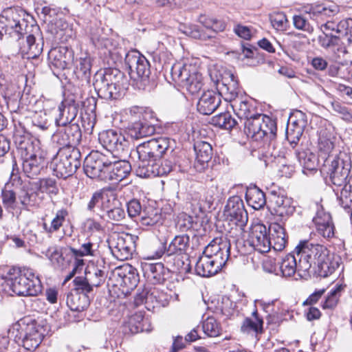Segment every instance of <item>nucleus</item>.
<instances>
[{
  "instance_id": "obj_24",
  "label": "nucleus",
  "mask_w": 352,
  "mask_h": 352,
  "mask_svg": "<svg viewBox=\"0 0 352 352\" xmlns=\"http://www.w3.org/2000/svg\"><path fill=\"white\" fill-rule=\"evenodd\" d=\"M270 203L274 214L282 218L288 217L295 211L292 199L283 195L273 194Z\"/></svg>"
},
{
  "instance_id": "obj_28",
  "label": "nucleus",
  "mask_w": 352,
  "mask_h": 352,
  "mask_svg": "<svg viewBox=\"0 0 352 352\" xmlns=\"http://www.w3.org/2000/svg\"><path fill=\"white\" fill-rule=\"evenodd\" d=\"M196 158L195 168L201 171L205 168L212 156V146L206 142L198 141L194 145Z\"/></svg>"
},
{
  "instance_id": "obj_13",
  "label": "nucleus",
  "mask_w": 352,
  "mask_h": 352,
  "mask_svg": "<svg viewBox=\"0 0 352 352\" xmlns=\"http://www.w3.org/2000/svg\"><path fill=\"white\" fill-rule=\"evenodd\" d=\"M190 246V237L188 234H181L175 236L168 247L163 243L160 247L153 252V258H159L162 256L167 263H171V257L174 255L186 254L187 250Z\"/></svg>"
},
{
  "instance_id": "obj_4",
  "label": "nucleus",
  "mask_w": 352,
  "mask_h": 352,
  "mask_svg": "<svg viewBox=\"0 0 352 352\" xmlns=\"http://www.w3.org/2000/svg\"><path fill=\"white\" fill-rule=\"evenodd\" d=\"M351 168L349 155L340 151L334 157H329L324 161L323 169L329 175L331 183L336 187L340 188L348 182L349 173Z\"/></svg>"
},
{
  "instance_id": "obj_56",
  "label": "nucleus",
  "mask_w": 352,
  "mask_h": 352,
  "mask_svg": "<svg viewBox=\"0 0 352 352\" xmlns=\"http://www.w3.org/2000/svg\"><path fill=\"white\" fill-rule=\"evenodd\" d=\"M67 134L72 146H76L82 139V132L80 126L77 123H70L66 126H61Z\"/></svg>"
},
{
  "instance_id": "obj_57",
  "label": "nucleus",
  "mask_w": 352,
  "mask_h": 352,
  "mask_svg": "<svg viewBox=\"0 0 352 352\" xmlns=\"http://www.w3.org/2000/svg\"><path fill=\"white\" fill-rule=\"evenodd\" d=\"M202 329L205 334L209 337H217L221 331L219 323L212 316L208 317L203 322Z\"/></svg>"
},
{
  "instance_id": "obj_38",
  "label": "nucleus",
  "mask_w": 352,
  "mask_h": 352,
  "mask_svg": "<svg viewBox=\"0 0 352 352\" xmlns=\"http://www.w3.org/2000/svg\"><path fill=\"white\" fill-rule=\"evenodd\" d=\"M46 164L47 162L45 157L41 153L22 161L23 170L29 177L38 175L41 170L46 166Z\"/></svg>"
},
{
  "instance_id": "obj_52",
  "label": "nucleus",
  "mask_w": 352,
  "mask_h": 352,
  "mask_svg": "<svg viewBox=\"0 0 352 352\" xmlns=\"http://www.w3.org/2000/svg\"><path fill=\"white\" fill-rule=\"evenodd\" d=\"M140 222L143 226H153L161 220V213L159 209L151 206L145 207L140 215Z\"/></svg>"
},
{
  "instance_id": "obj_40",
  "label": "nucleus",
  "mask_w": 352,
  "mask_h": 352,
  "mask_svg": "<svg viewBox=\"0 0 352 352\" xmlns=\"http://www.w3.org/2000/svg\"><path fill=\"white\" fill-rule=\"evenodd\" d=\"M269 230L272 248L276 251H281L283 250L287 241L285 228L280 224L274 223L271 224Z\"/></svg>"
},
{
  "instance_id": "obj_20",
  "label": "nucleus",
  "mask_w": 352,
  "mask_h": 352,
  "mask_svg": "<svg viewBox=\"0 0 352 352\" xmlns=\"http://www.w3.org/2000/svg\"><path fill=\"white\" fill-rule=\"evenodd\" d=\"M22 179L16 175H12L10 181L2 190V202L6 209H14L16 207V195L21 190Z\"/></svg>"
},
{
  "instance_id": "obj_54",
  "label": "nucleus",
  "mask_w": 352,
  "mask_h": 352,
  "mask_svg": "<svg viewBox=\"0 0 352 352\" xmlns=\"http://www.w3.org/2000/svg\"><path fill=\"white\" fill-rule=\"evenodd\" d=\"M159 291L155 287L153 288H144L141 292H139L135 298V300L141 303H156L157 305L160 304L157 297Z\"/></svg>"
},
{
  "instance_id": "obj_26",
  "label": "nucleus",
  "mask_w": 352,
  "mask_h": 352,
  "mask_svg": "<svg viewBox=\"0 0 352 352\" xmlns=\"http://www.w3.org/2000/svg\"><path fill=\"white\" fill-rule=\"evenodd\" d=\"M219 94L212 91L204 92L197 102V111L203 115L212 114L220 105Z\"/></svg>"
},
{
  "instance_id": "obj_58",
  "label": "nucleus",
  "mask_w": 352,
  "mask_h": 352,
  "mask_svg": "<svg viewBox=\"0 0 352 352\" xmlns=\"http://www.w3.org/2000/svg\"><path fill=\"white\" fill-rule=\"evenodd\" d=\"M173 260V267L175 270L178 271L179 273L186 274L190 272L191 266L190 261L187 256L184 255H174Z\"/></svg>"
},
{
  "instance_id": "obj_63",
  "label": "nucleus",
  "mask_w": 352,
  "mask_h": 352,
  "mask_svg": "<svg viewBox=\"0 0 352 352\" xmlns=\"http://www.w3.org/2000/svg\"><path fill=\"white\" fill-rule=\"evenodd\" d=\"M39 190L41 192H45L50 195H57L58 188L56 179L53 178H43L39 180Z\"/></svg>"
},
{
  "instance_id": "obj_46",
  "label": "nucleus",
  "mask_w": 352,
  "mask_h": 352,
  "mask_svg": "<svg viewBox=\"0 0 352 352\" xmlns=\"http://www.w3.org/2000/svg\"><path fill=\"white\" fill-rule=\"evenodd\" d=\"M230 82L228 84L222 82L221 85L219 83V96H223L226 101H230L231 103L234 100L238 99V83L234 79L233 74H230Z\"/></svg>"
},
{
  "instance_id": "obj_18",
  "label": "nucleus",
  "mask_w": 352,
  "mask_h": 352,
  "mask_svg": "<svg viewBox=\"0 0 352 352\" xmlns=\"http://www.w3.org/2000/svg\"><path fill=\"white\" fill-rule=\"evenodd\" d=\"M225 265L219 257H210L206 254L200 256L195 264L196 273L203 277H210L216 274Z\"/></svg>"
},
{
  "instance_id": "obj_1",
  "label": "nucleus",
  "mask_w": 352,
  "mask_h": 352,
  "mask_svg": "<svg viewBox=\"0 0 352 352\" xmlns=\"http://www.w3.org/2000/svg\"><path fill=\"white\" fill-rule=\"evenodd\" d=\"M299 260V267L304 273L313 269L320 277L332 274L340 265V258L331 254L329 249L318 243L309 241H300L294 249Z\"/></svg>"
},
{
  "instance_id": "obj_42",
  "label": "nucleus",
  "mask_w": 352,
  "mask_h": 352,
  "mask_svg": "<svg viewBox=\"0 0 352 352\" xmlns=\"http://www.w3.org/2000/svg\"><path fill=\"white\" fill-rule=\"evenodd\" d=\"M102 208L106 212L108 220L112 221H120L125 218V212L121 204L117 199H113L111 203L108 199L107 202L102 201Z\"/></svg>"
},
{
  "instance_id": "obj_35",
  "label": "nucleus",
  "mask_w": 352,
  "mask_h": 352,
  "mask_svg": "<svg viewBox=\"0 0 352 352\" xmlns=\"http://www.w3.org/2000/svg\"><path fill=\"white\" fill-rule=\"evenodd\" d=\"M338 205L346 212L352 210V177L340 188H333Z\"/></svg>"
},
{
  "instance_id": "obj_47",
  "label": "nucleus",
  "mask_w": 352,
  "mask_h": 352,
  "mask_svg": "<svg viewBox=\"0 0 352 352\" xmlns=\"http://www.w3.org/2000/svg\"><path fill=\"white\" fill-rule=\"evenodd\" d=\"M261 140H274L276 137V122L270 116L263 114V123L261 124Z\"/></svg>"
},
{
  "instance_id": "obj_33",
  "label": "nucleus",
  "mask_w": 352,
  "mask_h": 352,
  "mask_svg": "<svg viewBox=\"0 0 352 352\" xmlns=\"http://www.w3.org/2000/svg\"><path fill=\"white\" fill-rule=\"evenodd\" d=\"M251 318H245L241 326V331L246 334H254L257 336L263 333V319L258 315V310L255 307L252 313Z\"/></svg>"
},
{
  "instance_id": "obj_8",
  "label": "nucleus",
  "mask_w": 352,
  "mask_h": 352,
  "mask_svg": "<svg viewBox=\"0 0 352 352\" xmlns=\"http://www.w3.org/2000/svg\"><path fill=\"white\" fill-rule=\"evenodd\" d=\"M270 235L267 228L263 224H256L254 226L248 235L246 241L237 240L236 241V248L241 254H245L248 253L246 245L254 250L260 253L268 252L272 248Z\"/></svg>"
},
{
  "instance_id": "obj_60",
  "label": "nucleus",
  "mask_w": 352,
  "mask_h": 352,
  "mask_svg": "<svg viewBox=\"0 0 352 352\" xmlns=\"http://www.w3.org/2000/svg\"><path fill=\"white\" fill-rule=\"evenodd\" d=\"M52 139L53 143L60 146L59 148H78L76 146L72 145L63 129H58L53 134Z\"/></svg>"
},
{
  "instance_id": "obj_14",
  "label": "nucleus",
  "mask_w": 352,
  "mask_h": 352,
  "mask_svg": "<svg viewBox=\"0 0 352 352\" xmlns=\"http://www.w3.org/2000/svg\"><path fill=\"white\" fill-rule=\"evenodd\" d=\"M224 215L241 230L247 224L248 220V212L244 208L243 202L238 196L229 198L225 206Z\"/></svg>"
},
{
  "instance_id": "obj_51",
  "label": "nucleus",
  "mask_w": 352,
  "mask_h": 352,
  "mask_svg": "<svg viewBox=\"0 0 352 352\" xmlns=\"http://www.w3.org/2000/svg\"><path fill=\"white\" fill-rule=\"evenodd\" d=\"M211 123L219 128L231 130L238 124V122L232 118L230 112H223L212 118Z\"/></svg>"
},
{
  "instance_id": "obj_36",
  "label": "nucleus",
  "mask_w": 352,
  "mask_h": 352,
  "mask_svg": "<svg viewBox=\"0 0 352 352\" xmlns=\"http://www.w3.org/2000/svg\"><path fill=\"white\" fill-rule=\"evenodd\" d=\"M303 272L299 267V260L296 254L294 252L293 254L286 255L280 263H278V275L284 277H290L296 272Z\"/></svg>"
},
{
  "instance_id": "obj_53",
  "label": "nucleus",
  "mask_w": 352,
  "mask_h": 352,
  "mask_svg": "<svg viewBox=\"0 0 352 352\" xmlns=\"http://www.w3.org/2000/svg\"><path fill=\"white\" fill-rule=\"evenodd\" d=\"M344 287L345 285L342 284H336L335 287L332 288L328 293L325 300L322 305V308L324 309H334L338 303L339 299L342 292L344 291Z\"/></svg>"
},
{
  "instance_id": "obj_37",
  "label": "nucleus",
  "mask_w": 352,
  "mask_h": 352,
  "mask_svg": "<svg viewBox=\"0 0 352 352\" xmlns=\"http://www.w3.org/2000/svg\"><path fill=\"white\" fill-rule=\"evenodd\" d=\"M98 97L107 100H116L120 96L122 87L108 84V82L94 80L93 83Z\"/></svg>"
},
{
  "instance_id": "obj_15",
  "label": "nucleus",
  "mask_w": 352,
  "mask_h": 352,
  "mask_svg": "<svg viewBox=\"0 0 352 352\" xmlns=\"http://www.w3.org/2000/svg\"><path fill=\"white\" fill-rule=\"evenodd\" d=\"M98 140L101 145L106 148L107 153L113 154L116 152L120 154L128 147L129 142L124 136L120 132L109 129L100 132L98 134Z\"/></svg>"
},
{
  "instance_id": "obj_27",
  "label": "nucleus",
  "mask_w": 352,
  "mask_h": 352,
  "mask_svg": "<svg viewBox=\"0 0 352 352\" xmlns=\"http://www.w3.org/2000/svg\"><path fill=\"white\" fill-rule=\"evenodd\" d=\"M313 221L318 233L323 237L329 239L334 236V226L329 213L323 210H318Z\"/></svg>"
},
{
  "instance_id": "obj_25",
  "label": "nucleus",
  "mask_w": 352,
  "mask_h": 352,
  "mask_svg": "<svg viewBox=\"0 0 352 352\" xmlns=\"http://www.w3.org/2000/svg\"><path fill=\"white\" fill-rule=\"evenodd\" d=\"M335 137L326 131H321L319 135L318 149V157L324 161L333 157L339 151L335 150Z\"/></svg>"
},
{
  "instance_id": "obj_32",
  "label": "nucleus",
  "mask_w": 352,
  "mask_h": 352,
  "mask_svg": "<svg viewBox=\"0 0 352 352\" xmlns=\"http://www.w3.org/2000/svg\"><path fill=\"white\" fill-rule=\"evenodd\" d=\"M128 131L131 138L138 140L153 135L155 132V126L142 118L133 122L129 126Z\"/></svg>"
},
{
  "instance_id": "obj_17",
  "label": "nucleus",
  "mask_w": 352,
  "mask_h": 352,
  "mask_svg": "<svg viewBox=\"0 0 352 352\" xmlns=\"http://www.w3.org/2000/svg\"><path fill=\"white\" fill-rule=\"evenodd\" d=\"M27 34L26 46L23 47V52L28 55V58H35L42 53L44 45L38 25L30 24Z\"/></svg>"
},
{
  "instance_id": "obj_39",
  "label": "nucleus",
  "mask_w": 352,
  "mask_h": 352,
  "mask_svg": "<svg viewBox=\"0 0 352 352\" xmlns=\"http://www.w3.org/2000/svg\"><path fill=\"white\" fill-rule=\"evenodd\" d=\"M263 119V114L256 113L243 122L245 133L254 141H261L260 130Z\"/></svg>"
},
{
  "instance_id": "obj_6",
  "label": "nucleus",
  "mask_w": 352,
  "mask_h": 352,
  "mask_svg": "<svg viewBox=\"0 0 352 352\" xmlns=\"http://www.w3.org/2000/svg\"><path fill=\"white\" fill-rule=\"evenodd\" d=\"M10 288L18 296H36L42 291V285L38 276L33 270L23 268L10 278Z\"/></svg>"
},
{
  "instance_id": "obj_55",
  "label": "nucleus",
  "mask_w": 352,
  "mask_h": 352,
  "mask_svg": "<svg viewBox=\"0 0 352 352\" xmlns=\"http://www.w3.org/2000/svg\"><path fill=\"white\" fill-rule=\"evenodd\" d=\"M173 170V163L169 160L157 162L148 171L147 177L162 176L168 174Z\"/></svg>"
},
{
  "instance_id": "obj_11",
  "label": "nucleus",
  "mask_w": 352,
  "mask_h": 352,
  "mask_svg": "<svg viewBox=\"0 0 352 352\" xmlns=\"http://www.w3.org/2000/svg\"><path fill=\"white\" fill-rule=\"evenodd\" d=\"M124 63L128 67L129 76L133 80H144L149 77L150 63L138 51L132 50L127 52Z\"/></svg>"
},
{
  "instance_id": "obj_22",
  "label": "nucleus",
  "mask_w": 352,
  "mask_h": 352,
  "mask_svg": "<svg viewBox=\"0 0 352 352\" xmlns=\"http://www.w3.org/2000/svg\"><path fill=\"white\" fill-rule=\"evenodd\" d=\"M338 11V6L334 3L330 5L324 3L310 4L304 7L305 14H308L311 19L317 22L324 21L327 17L334 16Z\"/></svg>"
},
{
  "instance_id": "obj_48",
  "label": "nucleus",
  "mask_w": 352,
  "mask_h": 352,
  "mask_svg": "<svg viewBox=\"0 0 352 352\" xmlns=\"http://www.w3.org/2000/svg\"><path fill=\"white\" fill-rule=\"evenodd\" d=\"M144 316L142 313L132 315L127 322H124L122 331L124 334H135L144 330Z\"/></svg>"
},
{
  "instance_id": "obj_64",
  "label": "nucleus",
  "mask_w": 352,
  "mask_h": 352,
  "mask_svg": "<svg viewBox=\"0 0 352 352\" xmlns=\"http://www.w3.org/2000/svg\"><path fill=\"white\" fill-rule=\"evenodd\" d=\"M338 32L342 34V37H346L347 45L352 43V19L349 18L338 23Z\"/></svg>"
},
{
  "instance_id": "obj_29",
  "label": "nucleus",
  "mask_w": 352,
  "mask_h": 352,
  "mask_svg": "<svg viewBox=\"0 0 352 352\" xmlns=\"http://www.w3.org/2000/svg\"><path fill=\"white\" fill-rule=\"evenodd\" d=\"M118 275L120 279V284L126 292L134 289L139 282V276L136 270L130 265H124L118 270Z\"/></svg>"
},
{
  "instance_id": "obj_23",
  "label": "nucleus",
  "mask_w": 352,
  "mask_h": 352,
  "mask_svg": "<svg viewBox=\"0 0 352 352\" xmlns=\"http://www.w3.org/2000/svg\"><path fill=\"white\" fill-rule=\"evenodd\" d=\"M132 165L128 161L111 160L110 164H108V177L107 181L115 182H121L126 178L131 173Z\"/></svg>"
},
{
  "instance_id": "obj_12",
  "label": "nucleus",
  "mask_w": 352,
  "mask_h": 352,
  "mask_svg": "<svg viewBox=\"0 0 352 352\" xmlns=\"http://www.w3.org/2000/svg\"><path fill=\"white\" fill-rule=\"evenodd\" d=\"M26 325L22 338V346L28 351H34L41 343L45 330L43 326L30 317H25L20 320Z\"/></svg>"
},
{
  "instance_id": "obj_9",
  "label": "nucleus",
  "mask_w": 352,
  "mask_h": 352,
  "mask_svg": "<svg viewBox=\"0 0 352 352\" xmlns=\"http://www.w3.org/2000/svg\"><path fill=\"white\" fill-rule=\"evenodd\" d=\"M111 160H114L113 154L109 152L103 153L93 151L85 158L84 172L91 179L106 182V178L108 177V164H110Z\"/></svg>"
},
{
  "instance_id": "obj_62",
  "label": "nucleus",
  "mask_w": 352,
  "mask_h": 352,
  "mask_svg": "<svg viewBox=\"0 0 352 352\" xmlns=\"http://www.w3.org/2000/svg\"><path fill=\"white\" fill-rule=\"evenodd\" d=\"M307 123L305 114L301 111H297L289 117L287 124L303 132Z\"/></svg>"
},
{
  "instance_id": "obj_30",
  "label": "nucleus",
  "mask_w": 352,
  "mask_h": 352,
  "mask_svg": "<svg viewBox=\"0 0 352 352\" xmlns=\"http://www.w3.org/2000/svg\"><path fill=\"white\" fill-rule=\"evenodd\" d=\"M94 80L108 82V84L123 87L126 79L123 72L116 68H107L103 72H97Z\"/></svg>"
},
{
  "instance_id": "obj_45",
  "label": "nucleus",
  "mask_w": 352,
  "mask_h": 352,
  "mask_svg": "<svg viewBox=\"0 0 352 352\" xmlns=\"http://www.w3.org/2000/svg\"><path fill=\"white\" fill-rule=\"evenodd\" d=\"M296 158L303 168L308 170L317 169L319 157L309 150H296L295 152Z\"/></svg>"
},
{
  "instance_id": "obj_59",
  "label": "nucleus",
  "mask_w": 352,
  "mask_h": 352,
  "mask_svg": "<svg viewBox=\"0 0 352 352\" xmlns=\"http://www.w3.org/2000/svg\"><path fill=\"white\" fill-rule=\"evenodd\" d=\"M270 22L274 28L278 31H285L288 26V20L283 12H275L270 15Z\"/></svg>"
},
{
  "instance_id": "obj_21",
  "label": "nucleus",
  "mask_w": 352,
  "mask_h": 352,
  "mask_svg": "<svg viewBox=\"0 0 352 352\" xmlns=\"http://www.w3.org/2000/svg\"><path fill=\"white\" fill-rule=\"evenodd\" d=\"M49 58L54 67L64 70L73 63L74 52L65 46L54 47L50 51Z\"/></svg>"
},
{
  "instance_id": "obj_19",
  "label": "nucleus",
  "mask_w": 352,
  "mask_h": 352,
  "mask_svg": "<svg viewBox=\"0 0 352 352\" xmlns=\"http://www.w3.org/2000/svg\"><path fill=\"white\" fill-rule=\"evenodd\" d=\"M231 243L226 237L214 239L205 248L203 254L210 257H219L226 265L230 257Z\"/></svg>"
},
{
  "instance_id": "obj_49",
  "label": "nucleus",
  "mask_w": 352,
  "mask_h": 352,
  "mask_svg": "<svg viewBox=\"0 0 352 352\" xmlns=\"http://www.w3.org/2000/svg\"><path fill=\"white\" fill-rule=\"evenodd\" d=\"M18 154L20 155L22 161L35 157L40 153L39 150H36L35 146L30 138H26L23 141H18L16 143Z\"/></svg>"
},
{
  "instance_id": "obj_43",
  "label": "nucleus",
  "mask_w": 352,
  "mask_h": 352,
  "mask_svg": "<svg viewBox=\"0 0 352 352\" xmlns=\"http://www.w3.org/2000/svg\"><path fill=\"white\" fill-rule=\"evenodd\" d=\"M245 199L248 204L254 210L263 208L266 204L265 193L256 186L247 189Z\"/></svg>"
},
{
  "instance_id": "obj_7",
  "label": "nucleus",
  "mask_w": 352,
  "mask_h": 352,
  "mask_svg": "<svg viewBox=\"0 0 352 352\" xmlns=\"http://www.w3.org/2000/svg\"><path fill=\"white\" fill-rule=\"evenodd\" d=\"M170 74L175 83L192 95L198 94L202 88V76L190 65L175 64L171 68Z\"/></svg>"
},
{
  "instance_id": "obj_61",
  "label": "nucleus",
  "mask_w": 352,
  "mask_h": 352,
  "mask_svg": "<svg viewBox=\"0 0 352 352\" xmlns=\"http://www.w3.org/2000/svg\"><path fill=\"white\" fill-rule=\"evenodd\" d=\"M73 283L74 286L73 292L87 295L93 290V287L89 284L86 276H76L74 279Z\"/></svg>"
},
{
  "instance_id": "obj_50",
  "label": "nucleus",
  "mask_w": 352,
  "mask_h": 352,
  "mask_svg": "<svg viewBox=\"0 0 352 352\" xmlns=\"http://www.w3.org/2000/svg\"><path fill=\"white\" fill-rule=\"evenodd\" d=\"M85 276L92 287H97L105 281L106 272L97 266H91L86 269Z\"/></svg>"
},
{
  "instance_id": "obj_10",
  "label": "nucleus",
  "mask_w": 352,
  "mask_h": 352,
  "mask_svg": "<svg viewBox=\"0 0 352 352\" xmlns=\"http://www.w3.org/2000/svg\"><path fill=\"white\" fill-rule=\"evenodd\" d=\"M137 235L129 233L113 234L109 241V248L113 255L120 261L128 260L135 252Z\"/></svg>"
},
{
  "instance_id": "obj_5",
  "label": "nucleus",
  "mask_w": 352,
  "mask_h": 352,
  "mask_svg": "<svg viewBox=\"0 0 352 352\" xmlns=\"http://www.w3.org/2000/svg\"><path fill=\"white\" fill-rule=\"evenodd\" d=\"M52 164L56 177L66 179L72 176L81 165L79 148H58Z\"/></svg>"
},
{
  "instance_id": "obj_3",
  "label": "nucleus",
  "mask_w": 352,
  "mask_h": 352,
  "mask_svg": "<svg viewBox=\"0 0 352 352\" xmlns=\"http://www.w3.org/2000/svg\"><path fill=\"white\" fill-rule=\"evenodd\" d=\"M25 12L19 8H8L0 15V39L5 36L19 40L29 32L30 25L25 19Z\"/></svg>"
},
{
  "instance_id": "obj_2",
  "label": "nucleus",
  "mask_w": 352,
  "mask_h": 352,
  "mask_svg": "<svg viewBox=\"0 0 352 352\" xmlns=\"http://www.w3.org/2000/svg\"><path fill=\"white\" fill-rule=\"evenodd\" d=\"M170 149L173 151L170 140L166 137L153 138L140 144L130 153L137 175L146 178L151 168Z\"/></svg>"
},
{
  "instance_id": "obj_41",
  "label": "nucleus",
  "mask_w": 352,
  "mask_h": 352,
  "mask_svg": "<svg viewBox=\"0 0 352 352\" xmlns=\"http://www.w3.org/2000/svg\"><path fill=\"white\" fill-rule=\"evenodd\" d=\"M74 73L78 79L85 81L87 85L89 84L91 73V60L89 55L85 54L76 60Z\"/></svg>"
},
{
  "instance_id": "obj_34",
  "label": "nucleus",
  "mask_w": 352,
  "mask_h": 352,
  "mask_svg": "<svg viewBox=\"0 0 352 352\" xmlns=\"http://www.w3.org/2000/svg\"><path fill=\"white\" fill-rule=\"evenodd\" d=\"M231 107L241 122H244L256 113L252 100L247 98H239L234 100Z\"/></svg>"
},
{
  "instance_id": "obj_31",
  "label": "nucleus",
  "mask_w": 352,
  "mask_h": 352,
  "mask_svg": "<svg viewBox=\"0 0 352 352\" xmlns=\"http://www.w3.org/2000/svg\"><path fill=\"white\" fill-rule=\"evenodd\" d=\"M144 274L153 284H162L169 274L162 263H146L143 267Z\"/></svg>"
},
{
  "instance_id": "obj_16",
  "label": "nucleus",
  "mask_w": 352,
  "mask_h": 352,
  "mask_svg": "<svg viewBox=\"0 0 352 352\" xmlns=\"http://www.w3.org/2000/svg\"><path fill=\"white\" fill-rule=\"evenodd\" d=\"M78 103L74 97L67 96L58 105V115L55 119L56 126H66L74 123L78 112Z\"/></svg>"
},
{
  "instance_id": "obj_44",
  "label": "nucleus",
  "mask_w": 352,
  "mask_h": 352,
  "mask_svg": "<svg viewBox=\"0 0 352 352\" xmlns=\"http://www.w3.org/2000/svg\"><path fill=\"white\" fill-rule=\"evenodd\" d=\"M66 302L72 311L81 312L88 307L89 300L87 295L72 292L67 295Z\"/></svg>"
}]
</instances>
